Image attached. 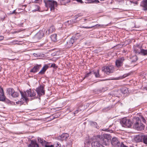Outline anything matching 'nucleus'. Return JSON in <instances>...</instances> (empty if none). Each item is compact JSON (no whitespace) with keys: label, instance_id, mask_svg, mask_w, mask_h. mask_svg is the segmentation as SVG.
Here are the masks:
<instances>
[{"label":"nucleus","instance_id":"obj_1","mask_svg":"<svg viewBox=\"0 0 147 147\" xmlns=\"http://www.w3.org/2000/svg\"><path fill=\"white\" fill-rule=\"evenodd\" d=\"M111 136L108 134H105L103 137L102 136H94V139H96L99 141H102V143H106L111 139Z\"/></svg>","mask_w":147,"mask_h":147},{"label":"nucleus","instance_id":"obj_2","mask_svg":"<svg viewBox=\"0 0 147 147\" xmlns=\"http://www.w3.org/2000/svg\"><path fill=\"white\" fill-rule=\"evenodd\" d=\"M26 92L27 93V94L25 92L24 93L20 91L22 98H24L26 100L27 99L26 96L32 97L36 95V92L30 89L28 90H27Z\"/></svg>","mask_w":147,"mask_h":147},{"label":"nucleus","instance_id":"obj_3","mask_svg":"<svg viewBox=\"0 0 147 147\" xmlns=\"http://www.w3.org/2000/svg\"><path fill=\"white\" fill-rule=\"evenodd\" d=\"M45 6L47 7H49L51 11H53L55 7L57 5V2L52 0L45 1Z\"/></svg>","mask_w":147,"mask_h":147},{"label":"nucleus","instance_id":"obj_4","mask_svg":"<svg viewBox=\"0 0 147 147\" xmlns=\"http://www.w3.org/2000/svg\"><path fill=\"white\" fill-rule=\"evenodd\" d=\"M139 120L140 122L142 121L144 123H146V121L144 118L142 116L141 113H138V121ZM145 128V125L142 123L139 124L138 123V131H142Z\"/></svg>","mask_w":147,"mask_h":147},{"label":"nucleus","instance_id":"obj_5","mask_svg":"<svg viewBox=\"0 0 147 147\" xmlns=\"http://www.w3.org/2000/svg\"><path fill=\"white\" fill-rule=\"evenodd\" d=\"M111 142L112 145L114 146L118 147H128L125 145L122 142L121 144L116 137L113 138L112 139Z\"/></svg>","mask_w":147,"mask_h":147},{"label":"nucleus","instance_id":"obj_6","mask_svg":"<svg viewBox=\"0 0 147 147\" xmlns=\"http://www.w3.org/2000/svg\"><path fill=\"white\" fill-rule=\"evenodd\" d=\"M80 36L79 33H77L75 36H73L67 42L66 46L67 48L70 47L72 46L74 42L76 43V40L78 39V37Z\"/></svg>","mask_w":147,"mask_h":147},{"label":"nucleus","instance_id":"obj_7","mask_svg":"<svg viewBox=\"0 0 147 147\" xmlns=\"http://www.w3.org/2000/svg\"><path fill=\"white\" fill-rule=\"evenodd\" d=\"M121 123L122 126L125 127H130L132 125V122L129 119H127L124 118L121 121Z\"/></svg>","mask_w":147,"mask_h":147},{"label":"nucleus","instance_id":"obj_8","mask_svg":"<svg viewBox=\"0 0 147 147\" xmlns=\"http://www.w3.org/2000/svg\"><path fill=\"white\" fill-rule=\"evenodd\" d=\"M102 70L107 74L113 73L114 70V67L113 65H108L103 67Z\"/></svg>","mask_w":147,"mask_h":147},{"label":"nucleus","instance_id":"obj_9","mask_svg":"<svg viewBox=\"0 0 147 147\" xmlns=\"http://www.w3.org/2000/svg\"><path fill=\"white\" fill-rule=\"evenodd\" d=\"M7 93L9 95H11L13 97H18L19 95V93L15 92L14 90L12 88H9L7 90Z\"/></svg>","mask_w":147,"mask_h":147},{"label":"nucleus","instance_id":"obj_10","mask_svg":"<svg viewBox=\"0 0 147 147\" xmlns=\"http://www.w3.org/2000/svg\"><path fill=\"white\" fill-rule=\"evenodd\" d=\"M92 139L93 141L91 144L92 147H105L100 144L102 143V141H99L94 139V136Z\"/></svg>","mask_w":147,"mask_h":147},{"label":"nucleus","instance_id":"obj_11","mask_svg":"<svg viewBox=\"0 0 147 147\" xmlns=\"http://www.w3.org/2000/svg\"><path fill=\"white\" fill-rule=\"evenodd\" d=\"M44 88V86L42 85H40L39 87L36 88V91L39 96L44 95L45 92Z\"/></svg>","mask_w":147,"mask_h":147},{"label":"nucleus","instance_id":"obj_12","mask_svg":"<svg viewBox=\"0 0 147 147\" xmlns=\"http://www.w3.org/2000/svg\"><path fill=\"white\" fill-rule=\"evenodd\" d=\"M124 61V59L123 57H122L116 60L115 61V64L117 67H119L123 65Z\"/></svg>","mask_w":147,"mask_h":147},{"label":"nucleus","instance_id":"obj_13","mask_svg":"<svg viewBox=\"0 0 147 147\" xmlns=\"http://www.w3.org/2000/svg\"><path fill=\"white\" fill-rule=\"evenodd\" d=\"M69 137V135L68 134L63 133L60 136H59L58 138V140L61 141H65Z\"/></svg>","mask_w":147,"mask_h":147},{"label":"nucleus","instance_id":"obj_14","mask_svg":"<svg viewBox=\"0 0 147 147\" xmlns=\"http://www.w3.org/2000/svg\"><path fill=\"white\" fill-rule=\"evenodd\" d=\"M133 122L135 123L133 126L134 128L137 130L138 128V119L137 117H134Z\"/></svg>","mask_w":147,"mask_h":147},{"label":"nucleus","instance_id":"obj_15","mask_svg":"<svg viewBox=\"0 0 147 147\" xmlns=\"http://www.w3.org/2000/svg\"><path fill=\"white\" fill-rule=\"evenodd\" d=\"M41 65H37L31 69L30 71V72L35 73L38 71L39 69L41 67Z\"/></svg>","mask_w":147,"mask_h":147},{"label":"nucleus","instance_id":"obj_16","mask_svg":"<svg viewBox=\"0 0 147 147\" xmlns=\"http://www.w3.org/2000/svg\"><path fill=\"white\" fill-rule=\"evenodd\" d=\"M44 35V33L42 31H40L38 32L35 35V38L40 39Z\"/></svg>","mask_w":147,"mask_h":147},{"label":"nucleus","instance_id":"obj_17","mask_svg":"<svg viewBox=\"0 0 147 147\" xmlns=\"http://www.w3.org/2000/svg\"><path fill=\"white\" fill-rule=\"evenodd\" d=\"M6 98L5 96L3 90L2 88L0 90V101H4Z\"/></svg>","mask_w":147,"mask_h":147},{"label":"nucleus","instance_id":"obj_18","mask_svg":"<svg viewBox=\"0 0 147 147\" xmlns=\"http://www.w3.org/2000/svg\"><path fill=\"white\" fill-rule=\"evenodd\" d=\"M28 146V147H39L36 142L33 140L31 141L30 144H29Z\"/></svg>","mask_w":147,"mask_h":147},{"label":"nucleus","instance_id":"obj_19","mask_svg":"<svg viewBox=\"0 0 147 147\" xmlns=\"http://www.w3.org/2000/svg\"><path fill=\"white\" fill-rule=\"evenodd\" d=\"M55 28L54 26H51L48 30H47L46 32V34L49 35L51 33L55 31Z\"/></svg>","mask_w":147,"mask_h":147},{"label":"nucleus","instance_id":"obj_20","mask_svg":"<svg viewBox=\"0 0 147 147\" xmlns=\"http://www.w3.org/2000/svg\"><path fill=\"white\" fill-rule=\"evenodd\" d=\"M104 26V25H100V24H97L95 25H94V26H90V27H84V26H80V28H89V29H90V28H92L93 27H94V26H96V27H99V26H101V27H102L103 26Z\"/></svg>","mask_w":147,"mask_h":147},{"label":"nucleus","instance_id":"obj_21","mask_svg":"<svg viewBox=\"0 0 147 147\" xmlns=\"http://www.w3.org/2000/svg\"><path fill=\"white\" fill-rule=\"evenodd\" d=\"M141 6L147 8V0H143L141 3Z\"/></svg>","mask_w":147,"mask_h":147},{"label":"nucleus","instance_id":"obj_22","mask_svg":"<svg viewBox=\"0 0 147 147\" xmlns=\"http://www.w3.org/2000/svg\"><path fill=\"white\" fill-rule=\"evenodd\" d=\"M145 137V136L143 135L141 133L138 134V142H143L144 139L142 138Z\"/></svg>","mask_w":147,"mask_h":147},{"label":"nucleus","instance_id":"obj_23","mask_svg":"<svg viewBox=\"0 0 147 147\" xmlns=\"http://www.w3.org/2000/svg\"><path fill=\"white\" fill-rule=\"evenodd\" d=\"M92 74L94 75L95 76L96 78L100 77V75L99 74V71L98 70H97L96 71H91Z\"/></svg>","mask_w":147,"mask_h":147},{"label":"nucleus","instance_id":"obj_24","mask_svg":"<svg viewBox=\"0 0 147 147\" xmlns=\"http://www.w3.org/2000/svg\"><path fill=\"white\" fill-rule=\"evenodd\" d=\"M38 142L42 144V145H44L45 144L46 142L45 141L43 140L40 137L38 138Z\"/></svg>","mask_w":147,"mask_h":147},{"label":"nucleus","instance_id":"obj_25","mask_svg":"<svg viewBox=\"0 0 147 147\" xmlns=\"http://www.w3.org/2000/svg\"><path fill=\"white\" fill-rule=\"evenodd\" d=\"M51 40L54 41L55 42L57 39V35L56 34H54L51 35Z\"/></svg>","mask_w":147,"mask_h":147},{"label":"nucleus","instance_id":"obj_26","mask_svg":"<svg viewBox=\"0 0 147 147\" xmlns=\"http://www.w3.org/2000/svg\"><path fill=\"white\" fill-rule=\"evenodd\" d=\"M40 7L38 5H35L33 7V10H32L33 11H40L39 10Z\"/></svg>","mask_w":147,"mask_h":147},{"label":"nucleus","instance_id":"obj_27","mask_svg":"<svg viewBox=\"0 0 147 147\" xmlns=\"http://www.w3.org/2000/svg\"><path fill=\"white\" fill-rule=\"evenodd\" d=\"M139 53L144 55H147V50L141 49L140 52Z\"/></svg>","mask_w":147,"mask_h":147},{"label":"nucleus","instance_id":"obj_28","mask_svg":"<svg viewBox=\"0 0 147 147\" xmlns=\"http://www.w3.org/2000/svg\"><path fill=\"white\" fill-rule=\"evenodd\" d=\"M83 107L82 106L81 107H80L74 113V114H77L78 112L82 111L83 110V109H81L80 108L81 107Z\"/></svg>","mask_w":147,"mask_h":147},{"label":"nucleus","instance_id":"obj_29","mask_svg":"<svg viewBox=\"0 0 147 147\" xmlns=\"http://www.w3.org/2000/svg\"><path fill=\"white\" fill-rule=\"evenodd\" d=\"M56 144H55L53 145V146L54 147H61V145L60 144L59 142H57L56 143Z\"/></svg>","mask_w":147,"mask_h":147},{"label":"nucleus","instance_id":"obj_30","mask_svg":"<svg viewBox=\"0 0 147 147\" xmlns=\"http://www.w3.org/2000/svg\"><path fill=\"white\" fill-rule=\"evenodd\" d=\"M143 138L144 139L143 142L146 144H147V136H145V137H144Z\"/></svg>","mask_w":147,"mask_h":147},{"label":"nucleus","instance_id":"obj_31","mask_svg":"<svg viewBox=\"0 0 147 147\" xmlns=\"http://www.w3.org/2000/svg\"><path fill=\"white\" fill-rule=\"evenodd\" d=\"M133 58L134 59L132 61V62H134L135 61H136L137 60L138 58L137 57L136 55L134 56L133 57Z\"/></svg>","mask_w":147,"mask_h":147},{"label":"nucleus","instance_id":"obj_32","mask_svg":"<svg viewBox=\"0 0 147 147\" xmlns=\"http://www.w3.org/2000/svg\"><path fill=\"white\" fill-rule=\"evenodd\" d=\"M46 68H45V69L44 70H43V69H41L40 71L39 72V74H43L46 71Z\"/></svg>","mask_w":147,"mask_h":147},{"label":"nucleus","instance_id":"obj_33","mask_svg":"<svg viewBox=\"0 0 147 147\" xmlns=\"http://www.w3.org/2000/svg\"><path fill=\"white\" fill-rule=\"evenodd\" d=\"M90 124L91 125L94 126L96 125V123L95 122H91Z\"/></svg>","mask_w":147,"mask_h":147},{"label":"nucleus","instance_id":"obj_34","mask_svg":"<svg viewBox=\"0 0 147 147\" xmlns=\"http://www.w3.org/2000/svg\"><path fill=\"white\" fill-rule=\"evenodd\" d=\"M48 68V67L47 65H45L42 68V69H43V70H44L45 69V68H46V70Z\"/></svg>","mask_w":147,"mask_h":147},{"label":"nucleus","instance_id":"obj_35","mask_svg":"<svg viewBox=\"0 0 147 147\" xmlns=\"http://www.w3.org/2000/svg\"><path fill=\"white\" fill-rule=\"evenodd\" d=\"M45 147H53V145H46L45 144Z\"/></svg>","mask_w":147,"mask_h":147},{"label":"nucleus","instance_id":"obj_36","mask_svg":"<svg viewBox=\"0 0 147 147\" xmlns=\"http://www.w3.org/2000/svg\"><path fill=\"white\" fill-rule=\"evenodd\" d=\"M88 3H91L94 2V0H86Z\"/></svg>","mask_w":147,"mask_h":147},{"label":"nucleus","instance_id":"obj_37","mask_svg":"<svg viewBox=\"0 0 147 147\" xmlns=\"http://www.w3.org/2000/svg\"><path fill=\"white\" fill-rule=\"evenodd\" d=\"M90 74H92L91 72L88 73L87 74H86L85 75V77H88Z\"/></svg>","mask_w":147,"mask_h":147},{"label":"nucleus","instance_id":"obj_38","mask_svg":"<svg viewBox=\"0 0 147 147\" xmlns=\"http://www.w3.org/2000/svg\"><path fill=\"white\" fill-rule=\"evenodd\" d=\"M126 76H125L124 75L123 76L121 77H119V78L118 79H123V78H125Z\"/></svg>","mask_w":147,"mask_h":147},{"label":"nucleus","instance_id":"obj_39","mask_svg":"<svg viewBox=\"0 0 147 147\" xmlns=\"http://www.w3.org/2000/svg\"><path fill=\"white\" fill-rule=\"evenodd\" d=\"M105 89H104L103 88H102V90H100V92H104L106 90H105Z\"/></svg>","mask_w":147,"mask_h":147},{"label":"nucleus","instance_id":"obj_40","mask_svg":"<svg viewBox=\"0 0 147 147\" xmlns=\"http://www.w3.org/2000/svg\"><path fill=\"white\" fill-rule=\"evenodd\" d=\"M55 66V64H52L51 65V67H54Z\"/></svg>","mask_w":147,"mask_h":147},{"label":"nucleus","instance_id":"obj_41","mask_svg":"<svg viewBox=\"0 0 147 147\" xmlns=\"http://www.w3.org/2000/svg\"><path fill=\"white\" fill-rule=\"evenodd\" d=\"M142 88L144 90H147V84L146 85V86L143 87Z\"/></svg>","mask_w":147,"mask_h":147},{"label":"nucleus","instance_id":"obj_42","mask_svg":"<svg viewBox=\"0 0 147 147\" xmlns=\"http://www.w3.org/2000/svg\"><path fill=\"white\" fill-rule=\"evenodd\" d=\"M4 37L2 36H0V40H3Z\"/></svg>","mask_w":147,"mask_h":147},{"label":"nucleus","instance_id":"obj_43","mask_svg":"<svg viewBox=\"0 0 147 147\" xmlns=\"http://www.w3.org/2000/svg\"><path fill=\"white\" fill-rule=\"evenodd\" d=\"M15 12H16V10H15L14 11H13L12 13H10V14H11L15 13H16Z\"/></svg>","mask_w":147,"mask_h":147},{"label":"nucleus","instance_id":"obj_44","mask_svg":"<svg viewBox=\"0 0 147 147\" xmlns=\"http://www.w3.org/2000/svg\"><path fill=\"white\" fill-rule=\"evenodd\" d=\"M127 90H126V89H125V90H124V91L123 92V93H127Z\"/></svg>","mask_w":147,"mask_h":147},{"label":"nucleus","instance_id":"obj_45","mask_svg":"<svg viewBox=\"0 0 147 147\" xmlns=\"http://www.w3.org/2000/svg\"><path fill=\"white\" fill-rule=\"evenodd\" d=\"M1 67L0 66V71H1Z\"/></svg>","mask_w":147,"mask_h":147},{"label":"nucleus","instance_id":"obj_46","mask_svg":"<svg viewBox=\"0 0 147 147\" xmlns=\"http://www.w3.org/2000/svg\"><path fill=\"white\" fill-rule=\"evenodd\" d=\"M98 1V2H99V1H98V0H94V1H95V2H96V1Z\"/></svg>","mask_w":147,"mask_h":147},{"label":"nucleus","instance_id":"obj_47","mask_svg":"<svg viewBox=\"0 0 147 147\" xmlns=\"http://www.w3.org/2000/svg\"><path fill=\"white\" fill-rule=\"evenodd\" d=\"M84 20L85 21H86L87 20V19H85Z\"/></svg>","mask_w":147,"mask_h":147},{"label":"nucleus","instance_id":"obj_48","mask_svg":"<svg viewBox=\"0 0 147 147\" xmlns=\"http://www.w3.org/2000/svg\"><path fill=\"white\" fill-rule=\"evenodd\" d=\"M135 51V52H136H136H137V51Z\"/></svg>","mask_w":147,"mask_h":147}]
</instances>
